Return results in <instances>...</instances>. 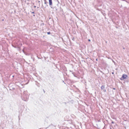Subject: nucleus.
<instances>
[{
  "instance_id": "1",
  "label": "nucleus",
  "mask_w": 129,
  "mask_h": 129,
  "mask_svg": "<svg viewBox=\"0 0 129 129\" xmlns=\"http://www.w3.org/2000/svg\"><path fill=\"white\" fill-rule=\"evenodd\" d=\"M127 77V75L125 74H123L121 79V80L124 79H126Z\"/></svg>"
},
{
  "instance_id": "2",
  "label": "nucleus",
  "mask_w": 129,
  "mask_h": 129,
  "mask_svg": "<svg viewBox=\"0 0 129 129\" xmlns=\"http://www.w3.org/2000/svg\"><path fill=\"white\" fill-rule=\"evenodd\" d=\"M49 4L50 5H52V0H49Z\"/></svg>"
},
{
  "instance_id": "3",
  "label": "nucleus",
  "mask_w": 129,
  "mask_h": 129,
  "mask_svg": "<svg viewBox=\"0 0 129 129\" xmlns=\"http://www.w3.org/2000/svg\"><path fill=\"white\" fill-rule=\"evenodd\" d=\"M105 88V87L103 85L101 87V89H104V88Z\"/></svg>"
},
{
  "instance_id": "4",
  "label": "nucleus",
  "mask_w": 129,
  "mask_h": 129,
  "mask_svg": "<svg viewBox=\"0 0 129 129\" xmlns=\"http://www.w3.org/2000/svg\"><path fill=\"white\" fill-rule=\"evenodd\" d=\"M50 34V32L47 33V34L48 35Z\"/></svg>"
},
{
  "instance_id": "5",
  "label": "nucleus",
  "mask_w": 129,
  "mask_h": 129,
  "mask_svg": "<svg viewBox=\"0 0 129 129\" xmlns=\"http://www.w3.org/2000/svg\"><path fill=\"white\" fill-rule=\"evenodd\" d=\"M32 13H33V14H34V12H32Z\"/></svg>"
},
{
  "instance_id": "6",
  "label": "nucleus",
  "mask_w": 129,
  "mask_h": 129,
  "mask_svg": "<svg viewBox=\"0 0 129 129\" xmlns=\"http://www.w3.org/2000/svg\"><path fill=\"white\" fill-rule=\"evenodd\" d=\"M88 41H89V42H90V39H89L88 40Z\"/></svg>"
},
{
  "instance_id": "7",
  "label": "nucleus",
  "mask_w": 129,
  "mask_h": 129,
  "mask_svg": "<svg viewBox=\"0 0 129 129\" xmlns=\"http://www.w3.org/2000/svg\"><path fill=\"white\" fill-rule=\"evenodd\" d=\"M33 16H35V15H33Z\"/></svg>"
},
{
  "instance_id": "8",
  "label": "nucleus",
  "mask_w": 129,
  "mask_h": 129,
  "mask_svg": "<svg viewBox=\"0 0 129 129\" xmlns=\"http://www.w3.org/2000/svg\"><path fill=\"white\" fill-rule=\"evenodd\" d=\"M28 1H29V0H28Z\"/></svg>"
}]
</instances>
